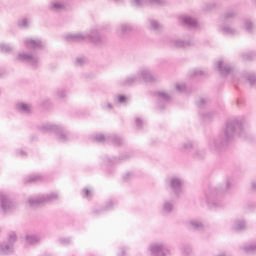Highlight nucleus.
I'll return each mask as SVG.
<instances>
[{
  "mask_svg": "<svg viewBox=\"0 0 256 256\" xmlns=\"http://www.w3.org/2000/svg\"><path fill=\"white\" fill-rule=\"evenodd\" d=\"M235 137L247 139V129L243 125V122L237 118L228 120L224 131L219 136L212 137L208 140V151L210 153H219L223 149V145L231 141V139H235Z\"/></svg>",
  "mask_w": 256,
  "mask_h": 256,
  "instance_id": "f257e3e1",
  "label": "nucleus"
},
{
  "mask_svg": "<svg viewBox=\"0 0 256 256\" xmlns=\"http://www.w3.org/2000/svg\"><path fill=\"white\" fill-rule=\"evenodd\" d=\"M24 47L29 49L31 52H19L16 56L17 61L26 63L29 67L37 69L41 65V58L37 51L45 49V43L41 38L28 37L23 40Z\"/></svg>",
  "mask_w": 256,
  "mask_h": 256,
  "instance_id": "f03ea898",
  "label": "nucleus"
},
{
  "mask_svg": "<svg viewBox=\"0 0 256 256\" xmlns=\"http://www.w3.org/2000/svg\"><path fill=\"white\" fill-rule=\"evenodd\" d=\"M64 39L66 41H90L94 45H101L103 43V37L99 32V27H94L89 32L66 34Z\"/></svg>",
  "mask_w": 256,
  "mask_h": 256,
  "instance_id": "7ed1b4c3",
  "label": "nucleus"
},
{
  "mask_svg": "<svg viewBox=\"0 0 256 256\" xmlns=\"http://www.w3.org/2000/svg\"><path fill=\"white\" fill-rule=\"evenodd\" d=\"M41 133H54L56 139L60 143H65L71 139V134L61 125H56L51 122L44 123L38 127Z\"/></svg>",
  "mask_w": 256,
  "mask_h": 256,
  "instance_id": "20e7f679",
  "label": "nucleus"
},
{
  "mask_svg": "<svg viewBox=\"0 0 256 256\" xmlns=\"http://www.w3.org/2000/svg\"><path fill=\"white\" fill-rule=\"evenodd\" d=\"M235 17V11L229 10L219 18L218 31L223 35H237V31L227 24L229 19Z\"/></svg>",
  "mask_w": 256,
  "mask_h": 256,
  "instance_id": "39448f33",
  "label": "nucleus"
},
{
  "mask_svg": "<svg viewBox=\"0 0 256 256\" xmlns=\"http://www.w3.org/2000/svg\"><path fill=\"white\" fill-rule=\"evenodd\" d=\"M166 185L171 189L175 197H180L183 194L185 181L181 177L171 176L166 179Z\"/></svg>",
  "mask_w": 256,
  "mask_h": 256,
  "instance_id": "423d86ee",
  "label": "nucleus"
},
{
  "mask_svg": "<svg viewBox=\"0 0 256 256\" xmlns=\"http://www.w3.org/2000/svg\"><path fill=\"white\" fill-rule=\"evenodd\" d=\"M57 199H59V194H57V192H52L47 195L30 198L28 204L31 207H35V205H41V203H53V201H57Z\"/></svg>",
  "mask_w": 256,
  "mask_h": 256,
  "instance_id": "0eeeda50",
  "label": "nucleus"
},
{
  "mask_svg": "<svg viewBox=\"0 0 256 256\" xmlns=\"http://www.w3.org/2000/svg\"><path fill=\"white\" fill-rule=\"evenodd\" d=\"M0 209L2 213H11L17 209V204L7 194L0 193Z\"/></svg>",
  "mask_w": 256,
  "mask_h": 256,
  "instance_id": "6e6552de",
  "label": "nucleus"
},
{
  "mask_svg": "<svg viewBox=\"0 0 256 256\" xmlns=\"http://www.w3.org/2000/svg\"><path fill=\"white\" fill-rule=\"evenodd\" d=\"M152 256H169V248L163 242H156L148 248Z\"/></svg>",
  "mask_w": 256,
  "mask_h": 256,
  "instance_id": "1a4fd4ad",
  "label": "nucleus"
},
{
  "mask_svg": "<svg viewBox=\"0 0 256 256\" xmlns=\"http://www.w3.org/2000/svg\"><path fill=\"white\" fill-rule=\"evenodd\" d=\"M69 7V3L65 0H54L49 3L48 9L53 11V13H61L63 11H67Z\"/></svg>",
  "mask_w": 256,
  "mask_h": 256,
  "instance_id": "9d476101",
  "label": "nucleus"
},
{
  "mask_svg": "<svg viewBox=\"0 0 256 256\" xmlns=\"http://www.w3.org/2000/svg\"><path fill=\"white\" fill-rule=\"evenodd\" d=\"M168 45L175 49H187L193 45V42L191 40H183L181 38H171L168 41Z\"/></svg>",
  "mask_w": 256,
  "mask_h": 256,
  "instance_id": "9b49d317",
  "label": "nucleus"
},
{
  "mask_svg": "<svg viewBox=\"0 0 256 256\" xmlns=\"http://www.w3.org/2000/svg\"><path fill=\"white\" fill-rule=\"evenodd\" d=\"M138 76L140 77V81H145V83L157 82V77L153 76V73H151V69L149 68H141L138 71Z\"/></svg>",
  "mask_w": 256,
  "mask_h": 256,
  "instance_id": "f8f14e48",
  "label": "nucleus"
},
{
  "mask_svg": "<svg viewBox=\"0 0 256 256\" xmlns=\"http://www.w3.org/2000/svg\"><path fill=\"white\" fill-rule=\"evenodd\" d=\"M92 140H94L96 143H105V141H113L115 145H121V139L115 135L105 136L103 134H96L95 136L92 137Z\"/></svg>",
  "mask_w": 256,
  "mask_h": 256,
  "instance_id": "ddd939ff",
  "label": "nucleus"
},
{
  "mask_svg": "<svg viewBox=\"0 0 256 256\" xmlns=\"http://www.w3.org/2000/svg\"><path fill=\"white\" fill-rule=\"evenodd\" d=\"M215 67L222 75H229V73L233 71V66L225 59L216 62Z\"/></svg>",
  "mask_w": 256,
  "mask_h": 256,
  "instance_id": "4468645a",
  "label": "nucleus"
},
{
  "mask_svg": "<svg viewBox=\"0 0 256 256\" xmlns=\"http://www.w3.org/2000/svg\"><path fill=\"white\" fill-rule=\"evenodd\" d=\"M135 7H143V5H166L167 0H131Z\"/></svg>",
  "mask_w": 256,
  "mask_h": 256,
  "instance_id": "2eb2a0df",
  "label": "nucleus"
},
{
  "mask_svg": "<svg viewBox=\"0 0 256 256\" xmlns=\"http://www.w3.org/2000/svg\"><path fill=\"white\" fill-rule=\"evenodd\" d=\"M156 97L158 98V109H165V105L171 101V95H169L165 91H159L156 93Z\"/></svg>",
  "mask_w": 256,
  "mask_h": 256,
  "instance_id": "dca6fc26",
  "label": "nucleus"
},
{
  "mask_svg": "<svg viewBox=\"0 0 256 256\" xmlns=\"http://www.w3.org/2000/svg\"><path fill=\"white\" fill-rule=\"evenodd\" d=\"M24 239L26 245H37L41 243V236L35 233L26 234Z\"/></svg>",
  "mask_w": 256,
  "mask_h": 256,
  "instance_id": "f3484780",
  "label": "nucleus"
},
{
  "mask_svg": "<svg viewBox=\"0 0 256 256\" xmlns=\"http://www.w3.org/2000/svg\"><path fill=\"white\" fill-rule=\"evenodd\" d=\"M15 251V246L4 241L0 244V255H11Z\"/></svg>",
  "mask_w": 256,
  "mask_h": 256,
  "instance_id": "a211bd4d",
  "label": "nucleus"
},
{
  "mask_svg": "<svg viewBox=\"0 0 256 256\" xmlns=\"http://www.w3.org/2000/svg\"><path fill=\"white\" fill-rule=\"evenodd\" d=\"M137 83H141V79L139 77V73L130 75L126 77L122 82L121 85H137Z\"/></svg>",
  "mask_w": 256,
  "mask_h": 256,
  "instance_id": "6ab92c4d",
  "label": "nucleus"
},
{
  "mask_svg": "<svg viewBox=\"0 0 256 256\" xmlns=\"http://www.w3.org/2000/svg\"><path fill=\"white\" fill-rule=\"evenodd\" d=\"M204 199L210 207H221V202L217 200L215 193H207Z\"/></svg>",
  "mask_w": 256,
  "mask_h": 256,
  "instance_id": "aec40b11",
  "label": "nucleus"
},
{
  "mask_svg": "<svg viewBox=\"0 0 256 256\" xmlns=\"http://www.w3.org/2000/svg\"><path fill=\"white\" fill-rule=\"evenodd\" d=\"M181 21L191 29H197V27H199V23H197V20L191 16H183L181 18Z\"/></svg>",
  "mask_w": 256,
  "mask_h": 256,
  "instance_id": "412c9836",
  "label": "nucleus"
},
{
  "mask_svg": "<svg viewBox=\"0 0 256 256\" xmlns=\"http://www.w3.org/2000/svg\"><path fill=\"white\" fill-rule=\"evenodd\" d=\"M16 111L19 113H23L24 115H28V113H31V105L25 103V102H19L15 105Z\"/></svg>",
  "mask_w": 256,
  "mask_h": 256,
  "instance_id": "4be33fe9",
  "label": "nucleus"
},
{
  "mask_svg": "<svg viewBox=\"0 0 256 256\" xmlns=\"http://www.w3.org/2000/svg\"><path fill=\"white\" fill-rule=\"evenodd\" d=\"M131 29H133V27H131L130 24H127V23L120 24L116 27V33L119 37H123V35H125V33H129Z\"/></svg>",
  "mask_w": 256,
  "mask_h": 256,
  "instance_id": "5701e85b",
  "label": "nucleus"
},
{
  "mask_svg": "<svg viewBox=\"0 0 256 256\" xmlns=\"http://www.w3.org/2000/svg\"><path fill=\"white\" fill-rule=\"evenodd\" d=\"M240 59H242V61H256V51L242 52Z\"/></svg>",
  "mask_w": 256,
  "mask_h": 256,
  "instance_id": "b1692460",
  "label": "nucleus"
},
{
  "mask_svg": "<svg viewBox=\"0 0 256 256\" xmlns=\"http://www.w3.org/2000/svg\"><path fill=\"white\" fill-rule=\"evenodd\" d=\"M39 181H43L41 174H31L24 178V183H37Z\"/></svg>",
  "mask_w": 256,
  "mask_h": 256,
  "instance_id": "393cba45",
  "label": "nucleus"
},
{
  "mask_svg": "<svg viewBox=\"0 0 256 256\" xmlns=\"http://www.w3.org/2000/svg\"><path fill=\"white\" fill-rule=\"evenodd\" d=\"M233 229L234 231H243L247 229V222L243 219H237L233 223Z\"/></svg>",
  "mask_w": 256,
  "mask_h": 256,
  "instance_id": "a878e982",
  "label": "nucleus"
},
{
  "mask_svg": "<svg viewBox=\"0 0 256 256\" xmlns=\"http://www.w3.org/2000/svg\"><path fill=\"white\" fill-rule=\"evenodd\" d=\"M17 25L20 29H29L31 27V18H21L18 20Z\"/></svg>",
  "mask_w": 256,
  "mask_h": 256,
  "instance_id": "bb28decb",
  "label": "nucleus"
},
{
  "mask_svg": "<svg viewBox=\"0 0 256 256\" xmlns=\"http://www.w3.org/2000/svg\"><path fill=\"white\" fill-rule=\"evenodd\" d=\"M127 101H129V98L125 95L118 94L114 97L115 105H126Z\"/></svg>",
  "mask_w": 256,
  "mask_h": 256,
  "instance_id": "cd10ccee",
  "label": "nucleus"
},
{
  "mask_svg": "<svg viewBox=\"0 0 256 256\" xmlns=\"http://www.w3.org/2000/svg\"><path fill=\"white\" fill-rule=\"evenodd\" d=\"M174 209L173 201L165 200L162 206L163 213H171Z\"/></svg>",
  "mask_w": 256,
  "mask_h": 256,
  "instance_id": "c85d7f7f",
  "label": "nucleus"
},
{
  "mask_svg": "<svg viewBox=\"0 0 256 256\" xmlns=\"http://www.w3.org/2000/svg\"><path fill=\"white\" fill-rule=\"evenodd\" d=\"M6 243L11 244L13 247H15V243H17V232L12 231L8 233Z\"/></svg>",
  "mask_w": 256,
  "mask_h": 256,
  "instance_id": "c756f323",
  "label": "nucleus"
},
{
  "mask_svg": "<svg viewBox=\"0 0 256 256\" xmlns=\"http://www.w3.org/2000/svg\"><path fill=\"white\" fill-rule=\"evenodd\" d=\"M190 77H203L207 75V71H204L203 69H193L189 73Z\"/></svg>",
  "mask_w": 256,
  "mask_h": 256,
  "instance_id": "7c9ffc66",
  "label": "nucleus"
},
{
  "mask_svg": "<svg viewBox=\"0 0 256 256\" xmlns=\"http://www.w3.org/2000/svg\"><path fill=\"white\" fill-rule=\"evenodd\" d=\"M242 250L245 251V253H256V242L244 245Z\"/></svg>",
  "mask_w": 256,
  "mask_h": 256,
  "instance_id": "2f4dec72",
  "label": "nucleus"
},
{
  "mask_svg": "<svg viewBox=\"0 0 256 256\" xmlns=\"http://www.w3.org/2000/svg\"><path fill=\"white\" fill-rule=\"evenodd\" d=\"M149 25L152 31H161L162 26L157 20L150 19Z\"/></svg>",
  "mask_w": 256,
  "mask_h": 256,
  "instance_id": "473e14b6",
  "label": "nucleus"
},
{
  "mask_svg": "<svg viewBox=\"0 0 256 256\" xmlns=\"http://www.w3.org/2000/svg\"><path fill=\"white\" fill-rule=\"evenodd\" d=\"M243 23H244V29H246V31H248V33H252V31L255 29L253 22H251V20H249V19H244Z\"/></svg>",
  "mask_w": 256,
  "mask_h": 256,
  "instance_id": "72a5a7b5",
  "label": "nucleus"
},
{
  "mask_svg": "<svg viewBox=\"0 0 256 256\" xmlns=\"http://www.w3.org/2000/svg\"><path fill=\"white\" fill-rule=\"evenodd\" d=\"M189 225H190V229H195V230L203 229V223L199 220H191Z\"/></svg>",
  "mask_w": 256,
  "mask_h": 256,
  "instance_id": "f704fd0d",
  "label": "nucleus"
},
{
  "mask_svg": "<svg viewBox=\"0 0 256 256\" xmlns=\"http://www.w3.org/2000/svg\"><path fill=\"white\" fill-rule=\"evenodd\" d=\"M181 150L183 151V153H191V151H193V142L191 141L185 142L182 145Z\"/></svg>",
  "mask_w": 256,
  "mask_h": 256,
  "instance_id": "c9c22d12",
  "label": "nucleus"
},
{
  "mask_svg": "<svg viewBox=\"0 0 256 256\" xmlns=\"http://www.w3.org/2000/svg\"><path fill=\"white\" fill-rule=\"evenodd\" d=\"M193 157H194V159H205V157H207V151H205V150H196L193 153Z\"/></svg>",
  "mask_w": 256,
  "mask_h": 256,
  "instance_id": "e433bc0d",
  "label": "nucleus"
},
{
  "mask_svg": "<svg viewBox=\"0 0 256 256\" xmlns=\"http://www.w3.org/2000/svg\"><path fill=\"white\" fill-rule=\"evenodd\" d=\"M0 51L1 53H11V51H13V46L10 44L0 43Z\"/></svg>",
  "mask_w": 256,
  "mask_h": 256,
  "instance_id": "4c0bfd02",
  "label": "nucleus"
},
{
  "mask_svg": "<svg viewBox=\"0 0 256 256\" xmlns=\"http://www.w3.org/2000/svg\"><path fill=\"white\" fill-rule=\"evenodd\" d=\"M56 97H57V99H65V97H67V90L58 89L56 91Z\"/></svg>",
  "mask_w": 256,
  "mask_h": 256,
  "instance_id": "58836bf2",
  "label": "nucleus"
},
{
  "mask_svg": "<svg viewBox=\"0 0 256 256\" xmlns=\"http://www.w3.org/2000/svg\"><path fill=\"white\" fill-rule=\"evenodd\" d=\"M175 87H176V91H179V93H183L185 89H187V86L185 85V83H177Z\"/></svg>",
  "mask_w": 256,
  "mask_h": 256,
  "instance_id": "ea45409f",
  "label": "nucleus"
},
{
  "mask_svg": "<svg viewBox=\"0 0 256 256\" xmlns=\"http://www.w3.org/2000/svg\"><path fill=\"white\" fill-rule=\"evenodd\" d=\"M102 109L104 111H113V105L110 102L102 103Z\"/></svg>",
  "mask_w": 256,
  "mask_h": 256,
  "instance_id": "a19ab883",
  "label": "nucleus"
},
{
  "mask_svg": "<svg viewBox=\"0 0 256 256\" xmlns=\"http://www.w3.org/2000/svg\"><path fill=\"white\" fill-rule=\"evenodd\" d=\"M75 65L77 67H81L82 65H85V58L84 57L76 58Z\"/></svg>",
  "mask_w": 256,
  "mask_h": 256,
  "instance_id": "79ce46f5",
  "label": "nucleus"
},
{
  "mask_svg": "<svg viewBox=\"0 0 256 256\" xmlns=\"http://www.w3.org/2000/svg\"><path fill=\"white\" fill-rule=\"evenodd\" d=\"M114 205H117V202L115 200L109 201L105 206V210L109 211V209H113Z\"/></svg>",
  "mask_w": 256,
  "mask_h": 256,
  "instance_id": "37998d69",
  "label": "nucleus"
},
{
  "mask_svg": "<svg viewBox=\"0 0 256 256\" xmlns=\"http://www.w3.org/2000/svg\"><path fill=\"white\" fill-rule=\"evenodd\" d=\"M143 125H145V121L141 118H136V127H138V129H141Z\"/></svg>",
  "mask_w": 256,
  "mask_h": 256,
  "instance_id": "c03bdc74",
  "label": "nucleus"
},
{
  "mask_svg": "<svg viewBox=\"0 0 256 256\" xmlns=\"http://www.w3.org/2000/svg\"><path fill=\"white\" fill-rule=\"evenodd\" d=\"M82 195H83V197H85L86 199H90V197H91V190L85 188V189L82 191Z\"/></svg>",
  "mask_w": 256,
  "mask_h": 256,
  "instance_id": "a18cd8bd",
  "label": "nucleus"
},
{
  "mask_svg": "<svg viewBox=\"0 0 256 256\" xmlns=\"http://www.w3.org/2000/svg\"><path fill=\"white\" fill-rule=\"evenodd\" d=\"M59 243L61 245H69V243H71V239L70 238H60Z\"/></svg>",
  "mask_w": 256,
  "mask_h": 256,
  "instance_id": "49530a36",
  "label": "nucleus"
},
{
  "mask_svg": "<svg viewBox=\"0 0 256 256\" xmlns=\"http://www.w3.org/2000/svg\"><path fill=\"white\" fill-rule=\"evenodd\" d=\"M231 187H233V179L232 178H228L226 180V189H231Z\"/></svg>",
  "mask_w": 256,
  "mask_h": 256,
  "instance_id": "de8ad7c7",
  "label": "nucleus"
},
{
  "mask_svg": "<svg viewBox=\"0 0 256 256\" xmlns=\"http://www.w3.org/2000/svg\"><path fill=\"white\" fill-rule=\"evenodd\" d=\"M182 251H183L184 255H189L191 253V248H190V246H184L182 248Z\"/></svg>",
  "mask_w": 256,
  "mask_h": 256,
  "instance_id": "09e8293b",
  "label": "nucleus"
},
{
  "mask_svg": "<svg viewBox=\"0 0 256 256\" xmlns=\"http://www.w3.org/2000/svg\"><path fill=\"white\" fill-rule=\"evenodd\" d=\"M131 177H133V173L128 172L123 176L124 181H129V179H131Z\"/></svg>",
  "mask_w": 256,
  "mask_h": 256,
  "instance_id": "8fccbe9b",
  "label": "nucleus"
},
{
  "mask_svg": "<svg viewBox=\"0 0 256 256\" xmlns=\"http://www.w3.org/2000/svg\"><path fill=\"white\" fill-rule=\"evenodd\" d=\"M207 103V100L204 98H201L200 101L197 102L198 107H203Z\"/></svg>",
  "mask_w": 256,
  "mask_h": 256,
  "instance_id": "3c124183",
  "label": "nucleus"
},
{
  "mask_svg": "<svg viewBox=\"0 0 256 256\" xmlns=\"http://www.w3.org/2000/svg\"><path fill=\"white\" fill-rule=\"evenodd\" d=\"M18 154L21 155L22 157H25V155H27V153L23 150H19Z\"/></svg>",
  "mask_w": 256,
  "mask_h": 256,
  "instance_id": "603ef678",
  "label": "nucleus"
},
{
  "mask_svg": "<svg viewBox=\"0 0 256 256\" xmlns=\"http://www.w3.org/2000/svg\"><path fill=\"white\" fill-rule=\"evenodd\" d=\"M251 187H252L253 191H256V181H253L251 183Z\"/></svg>",
  "mask_w": 256,
  "mask_h": 256,
  "instance_id": "864d4df0",
  "label": "nucleus"
},
{
  "mask_svg": "<svg viewBox=\"0 0 256 256\" xmlns=\"http://www.w3.org/2000/svg\"><path fill=\"white\" fill-rule=\"evenodd\" d=\"M114 3H123V0H112Z\"/></svg>",
  "mask_w": 256,
  "mask_h": 256,
  "instance_id": "5fc2aeb1",
  "label": "nucleus"
},
{
  "mask_svg": "<svg viewBox=\"0 0 256 256\" xmlns=\"http://www.w3.org/2000/svg\"><path fill=\"white\" fill-rule=\"evenodd\" d=\"M120 256H125V249H122V254Z\"/></svg>",
  "mask_w": 256,
  "mask_h": 256,
  "instance_id": "6e6d98bb",
  "label": "nucleus"
},
{
  "mask_svg": "<svg viewBox=\"0 0 256 256\" xmlns=\"http://www.w3.org/2000/svg\"><path fill=\"white\" fill-rule=\"evenodd\" d=\"M212 7H215V4H212Z\"/></svg>",
  "mask_w": 256,
  "mask_h": 256,
  "instance_id": "4d7b16f0",
  "label": "nucleus"
},
{
  "mask_svg": "<svg viewBox=\"0 0 256 256\" xmlns=\"http://www.w3.org/2000/svg\"><path fill=\"white\" fill-rule=\"evenodd\" d=\"M205 117H209V115H205Z\"/></svg>",
  "mask_w": 256,
  "mask_h": 256,
  "instance_id": "13d9d810",
  "label": "nucleus"
},
{
  "mask_svg": "<svg viewBox=\"0 0 256 256\" xmlns=\"http://www.w3.org/2000/svg\"><path fill=\"white\" fill-rule=\"evenodd\" d=\"M1 231H2V230H1V228H0V233H1Z\"/></svg>",
  "mask_w": 256,
  "mask_h": 256,
  "instance_id": "bf43d9fd",
  "label": "nucleus"
}]
</instances>
